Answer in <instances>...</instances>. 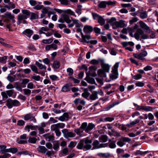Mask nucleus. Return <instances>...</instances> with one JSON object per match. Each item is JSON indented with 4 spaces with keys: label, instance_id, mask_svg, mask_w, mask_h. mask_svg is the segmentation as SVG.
I'll return each instance as SVG.
<instances>
[{
    "label": "nucleus",
    "instance_id": "obj_1",
    "mask_svg": "<svg viewBox=\"0 0 158 158\" xmlns=\"http://www.w3.org/2000/svg\"><path fill=\"white\" fill-rule=\"evenodd\" d=\"M95 127V125L92 123H89L88 125L87 123L84 122L82 123L79 128L75 129L74 131L77 135H79L81 133H82L84 130L88 133L92 130Z\"/></svg>",
    "mask_w": 158,
    "mask_h": 158
},
{
    "label": "nucleus",
    "instance_id": "obj_2",
    "mask_svg": "<svg viewBox=\"0 0 158 158\" xmlns=\"http://www.w3.org/2000/svg\"><path fill=\"white\" fill-rule=\"evenodd\" d=\"M22 12L23 14H20L18 16L17 23L18 25L22 23L24 24L27 23V22L25 19L30 16L31 13V12L27 10H22Z\"/></svg>",
    "mask_w": 158,
    "mask_h": 158
},
{
    "label": "nucleus",
    "instance_id": "obj_3",
    "mask_svg": "<svg viewBox=\"0 0 158 158\" xmlns=\"http://www.w3.org/2000/svg\"><path fill=\"white\" fill-rule=\"evenodd\" d=\"M92 141L91 140L86 139L81 140L77 146V148L79 149H83L84 150H89L92 148L91 144Z\"/></svg>",
    "mask_w": 158,
    "mask_h": 158
},
{
    "label": "nucleus",
    "instance_id": "obj_4",
    "mask_svg": "<svg viewBox=\"0 0 158 158\" xmlns=\"http://www.w3.org/2000/svg\"><path fill=\"white\" fill-rule=\"evenodd\" d=\"M141 35V39L143 40L147 39L149 38V36L144 33L143 31L140 28H139L134 34V37L137 40H139L140 38V35Z\"/></svg>",
    "mask_w": 158,
    "mask_h": 158
},
{
    "label": "nucleus",
    "instance_id": "obj_5",
    "mask_svg": "<svg viewBox=\"0 0 158 158\" xmlns=\"http://www.w3.org/2000/svg\"><path fill=\"white\" fill-rule=\"evenodd\" d=\"M72 21L73 22V23L69 24L68 25V27L70 28L74 26V25H75V27L77 28V32H80L81 35V33H82V32L81 29L80 28L81 26H82L81 24L80 23L79 21L77 19H72Z\"/></svg>",
    "mask_w": 158,
    "mask_h": 158
},
{
    "label": "nucleus",
    "instance_id": "obj_6",
    "mask_svg": "<svg viewBox=\"0 0 158 158\" xmlns=\"http://www.w3.org/2000/svg\"><path fill=\"white\" fill-rule=\"evenodd\" d=\"M6 106L9 109L11 108L13 106H18L20 105V103L19 101L16 99L12 100L9 98L6 101Z\"/></svg>",
    "mask_w": 158,
    "mask_h": 158
},
{
    "label": "nucleus",
    "instance_id": "obj_7",
    "mask_svg": "<svg viewBox=\"0 0 158 158\" xmlns=\"http://www.w3.org/2000/svg\"><path fill=\"white\" fill-rule=\"evenodd\" d=\"M62 18L60 19L58 21L59 23H63L65 21L67 23L69 24H70L72 21V19H73L72 18H71V19H70L69 16L67 14H62L61 15Z\"/></svg>",
    "mask_w": 158,
    "mask_h": 158
},
{
    "label": "nucleus",
    "instance_id": "obj_8",
    "mask_svg": "<svg viewBox=\"0 0 158 158\" xmlns=\"http://www.w3.org/2000/svg\"><path fill=\"white\" fill-rule=\"evenodd\" d=\"M148 55L147 52L145 51H141V52L138 53H134V56L137 59H139L141 60H145L143 57L146 56Z\"/></svg>",
    "mask_w": 158,
    "mask_h": 158
},
{
    "label": "nucleus",
    "instance_id": "obj_9",
    "mask_svg": "<svg viewBox=\"0 0 158 158\" xmlns=\"http://www.w3.org/2000/svg\"><path fill=\"white\" fill-rule=\"evenodd\" d=\"M62 132L63 134L64 137L68 139L69 138L74 137L75 136V134L72 132L68 131V130L66 129H64L62 130Z\"/></svg>",
    "mask_w": 158,
    "mask_h": 158
},
{
    "label": "nucleus",
    "instance_id": "obj_10",
    "mask_svg": "<svg viewBox=\"0 0 158 158\" xmlns=\"http://www.w3.org/2000/svg\"><path fill=\"white\" fill-rule=\"evenodd\" d=\"M94 146L92 149H98L102 148L105 147L107 146V143H101L100 144L98 140H95L93 143Z\"/></svg>",
    "mask_w": 158,
    "mask_h": 158
},
{
    "label": "nucleus",
    "instance_id": "obj_11",
    "mask_svg": "<svg viewBox=\"0 0 158 158\" xmlns=\"http://www.w3.org/2000/svg\"><path fill=\"white\" fill-rule=\"evenodd\" d=\"M65 126V124L63 123H59L51 125V128L52 130L55 131L59 130L60 128H62Z\"/></svg>",
    "mask_w": 158,
    "mask_h": 158
},
{
    "label": "nucleus",
    "instance_id": "obj_12",
    "mask_svg": "<svg viewBox=\"0 0 158 158\" xmlns=\"http://www.w3.org/2000/svg\"><path fill=\"white\" fill-rule=\"evenodd\" d=\"M89 72L86 73V75H91L94 77L96 76V74L95 71L97 69V67L94 66H91L89 68Z\"/></svg>",
    "mask_w": 158,
    "mask_h": 158
},
{
    "label": "nucleus",
    "instance_id": "obj_13",
    "mask_svg": "<svg viewBox=\"0 0 158 158\" xmlns=\"http://www.w3.org/2000/svg\"><path fill=\"white\" fill-rule=\"evenodd\" d=\"M139 23L140 27L143 29L146 32L150 33L151 30L150 27L146 23L142 21L139 22Z\"/></svg>",
    "mask_w": 158,
    "mask_h": 158
},
{
    "label": "nucleus",
    "instance_id": "obj_14",
    "mask_svg": "<svg viewBox=\"0 0 158 158\" xmlns=\"http://www.w3.org/2000/svg\"><path fill=\"white\" fill-rule=\"evenodd\" d=\"M118 75L117 71H116V70H112V73L110 75V78L111 79H106V81L109 82L111 80L116 79L118 77Z\"/></svg>",
    "mask_w": 158,
    "mask_h": 158
},
{
    "label": "nucleus",
    "instance_id": "obj_15",
    "mask_svg": "<svg viewBox=\"0 0 158 158\" xmlns=\"http://www.w3.org/2000/svg\"><path fill=\"white\" fill-rule=\"evenodd\" d=\"M24 119L26 121L30 120L32 121L34 123H35L36 120L35 118L32 116V115L30 114H26L24 117Z\"/></svg>",
    "mask_w": 158,
    "mask_h": 158
},
{
    "label": "nucleus",
    "instance_id": "obj_16",
    "mask_svg": "<svg viewBox=\"0 0 158 158\" xmlns=\"http://www.w3.org/2000/svg\"><path fill=\"white\" fill-rule=\"evenodd\" d=\"M4 17L11 20V22L12 23H14L15 22V20L14 19V15L9 12H6L5 13Z\"/></svg>",
    "mask_w": 158,
    "mask_h": 158
},
{
    "label": "nucleus",
    "instance_id": "obj_17",
    "mask_svg": "<svg viewBox=\"0 0 158 158\" xmlns=\"http://www.w3.org/2000/svg\"><path fill=\"white\" fill-rule=\"evenodd\" d=\"M93 28L90 26L85 25L84 26L83 31L85 33H90L93 31Z\"/></svg>",
    "mask_w": 158,
    "mask_h": 158
},
{
    "label": "nucleus",
    "instance_id": "obj_18",
    "mask_svg": "<svg viewBox=\"0 0 158 158\" xmlns=\"http://www.w3.org/2000/svg\"><path fill=\"white\" fill-rule=\"evenodd\" d=\"M69 114L67 113H64L58 119L61 121H64L65 120H67L69 118Z\"/></svg>",
    "mask_w": 158,
    "mask_h": 158
},
{
    "label": "nucleus",
    "instance_id": "obj_19",
    "mask_svg": "<svg viewBox=\"0 0 158 158\" xmlns=\"http://www.w3.org/2000/svg\"><path fill=\"white\" fill-rule=\"evenodd\" d=\"M23 33L29 37H30L33 34V32L32 30L28 29L24 31Z\"/></svg>",
    "mask_w": 158,
    "mask_h": 158
},
{
    "label": "nucleus",
    "instance_id": "obj_20",
    "mask_svg": "<svg viewBox=\"0 0 158 158\" xmlns=\"http://www.w3.org/2000/svg\"><path fill=\"white\" fill-rule=\"evenodd\" d=\"M45 138L48 141H52L54 140V136L49 134H44L43 135Z\"/></svg>",
    "mask_w": 158,
    "mask_h": 158
},
{
    "label": "nucleus",
    "instance_id": "obj_21",
    "mask_svg": "<svg viewBox=\"0 0 158 158\" xmlns=\"http://www.w3.org/2000/svg\"><path fill=\"white\" fill-rule=\"evenodd\" d=\"M37 150L39 152L42 153L44 154L46 152L47 149L44 146H39L37 148Z\"/></svg>",
    "mask_w": 158,
    "mask_h": 158
},
{
    "label": "nucleus",
    "instance_id": "obj_22",
    "mask_svg": "<svg viewBox=\"0 0 158 158\" xmlns=\"http://www.w3.org/2000/svg\"><path fill=\"white\" fill-rule=\"evenodd\" d=\"M97 91H94L90 95L89 99L91 100H95L98 98Z\"/></svg>",
    "mask_w": 158,
    "mask_h": 158
},
{
    "label": "nucleus",
    "instance_id": "obj_23",
    "mask_svg": "<svg viewBox=\"0 0 158 158\" xmlns=\"http://www.w3.org/2000/svg\"><path fill=\"white\" fill-rule=\"evenodd\" d=\"M115 26L117 27L123 28L124 27L125 24L123 21L120 20L118 22L117 21Z\"/></svg>",
    "mask_w": 158,
    "mask_h": 158
},
{
    "label": "nucleus",
    "instance_id": "obj_24",
    "mask_svg": "<svg viewBox=\"0 0 158 158\" xmlns=\"http://www.w3.org/2000/svg\"><path fill=\"white\" fill-rule=\"evenodd\" d=\"M85 80L89 83L94 84L95 83V81L94 79L92 77H89V76L86 75V77L85 78Z\"/></svg>",
    "mask_w": 158,
    "mask_h": 158
},
{
    "label": "nucleus",
    "instance_id": "obj_25",
    "mask_svg": "<svg viewBox=\"0 0 158 158\" xmlns=\"http://www.w3.org/2000/svg\"><path fill=\"white\" fill-rule=\"evenodd\" d=\"M81 37L82 39V42H85L87 43H89V41H87L90 38V36L89 35H84L83 34V33H81Z\"/></svg>",
    "mask_w": 158,
    "mask_h": 158
},
{
    "label": "nucleus",
    "instance_id": "obj_26",
    "mask_svg": "<svg viewBox=\"0 0 158 158\" xmlns=\"http://www.w3.org/2000/svg\"><path fill=\"white\" fill-rule=\"evenodd\" d=\"M22 81L21 83L22 87L23 88L26 87V85L29 82V80L27 78H24L22 80Z\"/></svg>",
    "mask_w": 158,
    "mask_h": 158
},
{
    "label": "nucleus",
    "instance_id": "obj_27",
    "mask_svg": "<svg viewBox=\"0 0 158 158\" xmlns=\"http://www.w3.org/2000/svg\"><path fill=\"white\" fill-rule=\"evenodd\" d=\"M38 14V12L37 13H35L33 12H31V14L30 15V19L31 20H33L37 19L39 17Z\"/></svg>",
    "mask_w": 158,
    "mask_h": 158
},
{
    "label": "nucleus",
    "instance_id": "obj_28",
    "mask_svg": "<svg viewBox=\"0 0 158 158\" xmlns=\"http://www.w3.org/2000/svg\"><path fill=\"white\" fill-rule=\"evenodd\" d=\"M99 139L101 142H105L107 141L108 137L106 135H102L99 137Z\"/></svg>",
    "mask_w": 158,
    "mask_h": 158
},
{
    "label": "nucleus",
    "instance_id": "obj_29",
    "mask_svg": "<svg viewBox=\"0 0 158 158\" xmlns=\"http://www.w3.org/2000/svg\"><path fill=\"white\" fill-rule=\"evenodd\" d=\"M17 148H10L6 149V152H10L13 153H16L17 152Z\"/></svg>",
    "mask_w": 158,
    "mask_h": 158
},
{
    "label": "nucleus",
    "instance_id": "obj_30",
    "mask_svg": "<svg viewBox=\"0 0 158 158\" xmlns=\"http://www.w3.org/2000/svg\"><path fill=\"white\" fill-rule=\"evenodd\" d=\"M70 90V88L69 86L68 85H66L62 87L61 90V91L62 92H68Z\"/></svg>",
    "mask_w": 158,
    "mask_h": 158
},
{
    "label": "nucleus",
    "instance_id": "obj_31",
    "mask_svg": "<svg viewBox=\"0 0 158 158\" xmlns=\"http://www.w3.org/2000/svg\"><path fill=\"white\" fill-rule=\"evenodd\" d=\"M35 64L40 69H44L45 70L46 69V67L44 65H43L38 61L35 62Z\"/></svg>",
    "mask_w": 158,
    "mask_h": 158
},
{
    "label": "nucleus",
    "instance_id": "obj_32",
    "mask_svg": "<svg viewBox=\"0 0 158 158\" xmlns=\"http://www.w3.org/2000/svg\"><path fill=\"white\" fill-rule=\"evenodd\" d=\"M105 72L102 69H99L98 71V75L101 77H106V74Z\"/></svg>",
    "mask_w": 158,
    "mask_h": 158
},
{
    "label": "nucleus",
    "instance_id": "obj_33",
    "mask_svg": "<svg viewBox=\"0 0 158 158\" xmlns=\"http://www.w3.org/2000/svg\"><path fill=\"white\" fill-rule=\"evenodd\" d=\"M30 67L32 71L34 72L37 74H40L38 71V68L34 64H32L30 65Z\"/></svg>",
    "mask_w": 158,
    "mask_h": 158
},
{
    "label": "nucleus",
    "instance_id": "obj_34",
    "mask_svg": "<svg viewBox=\"0 0 158 158\" xmlns=\"http://www.w3.org/2000/svg\"><path fill=\"white\" fill-rule=\"evenodd\" d=\"M90 95V93L88 92L87 89H85L84 92L82 93V96L86 99H87Z\"/></svg>",
    "mask_w": 158,
    "mask_h": 158
},
{
    "label": "nucleus",
    "instance_id": "obj_35",
    "mask_svg": "<svg viewBox=\"0 0 158 158\" xmlns=\"http://www.w3.org/2000/svg\"><path fill=\"white\" fill-rule=\"evenodd\" d=\"M60 67V63L59 61H55L52 64V67L53 68L57 69Z\"/></svg>",
    "mask_w": 158,
    "mask_h": 158
},
{
    "label": "nucleus",
    "instance_id": "obj_36",
    "mask_svg": "<svg viewBox=\"0 0 158 158\" xmlns=\"http://www.w3.org/2000/svg\"><path fill=\"white\" fill-rule=\"evenodd\" d=\"M53 148L55 150H57L59 148V143L58 141H54Z\"/></svg>",
    "mask_w": 158,
    "mask_h": 158
},
{
    "label": "nucleus",
    "instance_id": "obj_37",
    "mask_svg": "<svg viewBox=\"0 0 158 158\" xmlns=\"http://www.w3.org/2000/svg\"><path fill=\"white\" fill-rule=\"evenodd\" d=\"M98 23L101 25H103L105 23V20L101 16H100L98 19Z\"/></svg>",
    "mask_w": 158,
    "mask_h": 158
},
{
    "label": "nucleus",
    "instance_id": "obj_38",
    "mask_svg": "<svg viewBox=\"0 0 158 158\" xmlns=\"http://www.w3.org/2000/svg\"><path fill=\"white\" fill-rule=\"evenodd\" d=\"M64 12L65 13V14H67L70 15L74 16L75 17H76V16L74 12L70 9H67L64 10Z\"/></svg>",
    "mask_w": 158,
    "mask_h": 158
},
{
    "label": "nucleus",
    "instance_id": "obj_39",
    "mask_svg": "<svg viewBox=\"0 0 158 158\" xmlns=\"http://www.w3.org/2000/svg\"><path fill=\"white\" fill-rule=\"evenodd\" d=\"M110 142L109 144V147L111 148H114L116 147V145L115 144V142L114 141H111L110 140Z\"/></svg>",
    "mask_w": 158,
    "mask_h": 158
},
{
    "label": "nucleus",
    "instance_id": "obj_40",
    "mask_svg": "<svg viewBox=\"0 0 158 158\" xmlns=\"http://www.w3.org/2000/svg\"><path fill=\"white\" fill-rule=\"evenodd\" d=\"M148 151H145V152H142L139 150H137L136 152H135V154L136 155H145V154L148 153Z\"/></svg>",
    "mask_w": 158,
    "mask_h": 158
},
{
    "label": "nucleus",
    "instance_id": "obj_41",
    "mask_svg": "<svg viewBox=\"0 0 158 158\" xmlns=\"http://www.w3.org/2000/svg\"><path fill=\"white\" fill-rule=\"evenodd\" d=\"M116 22V19L114 18H111L109 21V23L113 26H115Z\"/></svg>",
    "mask_w": 158,
    "mask_h": 158
},
{
    "label": "nucleus",
    "instance_id": "obj_42",
    "mask_svg": "<svg viewBox=\"0 0 158 158\" xmlns=\"http://www.w3.org/2000/svg\"><path fill=\"white\" fill-rule=\"evenodd\" d=\"M60 3L63 5H67L70 4V2L68 0H58Z\"/></svg>",
    "mask_w": 158,
    "mask_h": 158
},
{
    "label": "nucleus",
    "instance_id": "obj_43",
    "mask_svg": "<svg viewBox=\"0 0 158 158\" xmlns=\"http://www.w3.org/2000/svg\"><path fill=\"white\" fill-rule=\"evenodd\" d=\"M110 67L108 64H104L102 67V70L106 72H108L109 71Z\"/></svg>",
    "mask_w": 158,
    "mask_h": 158
},
{
    "label": "nucleus",
    "instance_id": "obj_44",
    "mask_svg": "<svg viewBox=\"0 0 158 158\" xmlns=\"http://www.w3.org/2000/svg\"><path fill=\"white\" fill-rule=\"evenodd\" d=\"M15 87L18 91H21L22 90V85H20L18 82H15L14 83Z\"/></svg>",
    "mask_w": 158,
    "mask_h": 158
},
{
    "label": "nucleus",
    "instance_id": "obj_45",
    "mask_svg": "<svg viewBox=\"0 0 158 158\" xmlns=\"http://www.w3.org/2000/svg\"><path fill=\"white\" fill-rule=\"evenodd\" d=\"M106 2L102 1L98 5L99 7L100 8H105L106 6Z\"/></svg>",
    "mask_w": 158,
    "mask_h": 158
},
{
    "label": "nucleus",
    "instance_id": "obj_46",
    "mask_svg": "<svg viewBox=\"0 0 158 158\" xmlns=\"http://www.w3.org/2000/svg\"><path fill=\"white\" fill-rule=\"evenodd\" d=\"M153 109V108L149 106H143L142 110L147 111H151Z\"/></svg>",
    "mask_w": 158,
    "mask_h": 158
},
{
    "label": "nucleus",
    "instance_id": "obj_47",
    "mask_svg": "<svg viewBox=\"0 0 158 158\" xmlns=\"http://www.w3.org/2000/svg\"><path fill=\"white\" fill-rule=\"evenodd\" d=\"M148 15L146 11H144L140 13V17L142 19H144L147 18Z\"/></svg>",
    "mask_w": 158,
    "mask_h": 158
},
{
    "label": "nucleus",
    "instance_id": "obj_48",
    "mask_svg": "<svg viewBox=\"0 0 158 158\" xmlns=\"http://www.w3.org/2000/svg\"><path fill=\"white\" fill-rule=\"evenodd\" d=\"M37 139L36 138L34 137H29L28 141L29 143H36Z\"/></svg>",
    "mask_w": 158,
    "mask_h": 158
},
{
    "label": "nucleus",
    "instance_id": "obj_49",
    "mask_svg": "<svg viewBox=\"0 0 158 158\" xmlns=\"http://www.w3.org/2000/svg\"><path fill=\"white\" fill-rule=\"evenodd\" d=\"M115 104H111L109 106L104 108L103 110L104 111H108L110 109L113 107Z\"/></svg>",
    "mask_w": 158,
    "mask_h": 158
},
{
    "label": "nucleus",
    "instance_id": "obj_50",
    "mask_svg": "<svg viewBox=\"0 0 158 158\" xmlns=\"http://www.w3.org/2000/svg\"><path fill=\"white\" fill-rule=\"evenodd\" d=\"M53 40V39L50 38L48 40H43L42 41L43 43L45 44H50L52 43Z\"/></svg>",
    "mask_w": 158,
    "mask_h": 158
},
{
    "label": "nucleus",
    "instance_id": "obj_51",
    "mask_svg": "<svg viewBox=\"0 0 158 158\" xmlns=\"http://www.w3.org/2000/svg\"><path fill=\"white\" fill-rule=\"evenodd\" d=\"M23 91L24 94L28 96L29 95L31 94V90L28 89H23Z\"/></svg>",
    "mask_w": 158,
    "mask_h": 158
},
{
    "label": "nucleus",
    "instance_id": "obj_52",
    "mask_svg": "<svg viewBox=\"0 0 158 158\" xmlns=\"http://www.w3.org/2000/svg\"><path fill=\"white\" fill-rule=\"evenodd\" d=\"M121 139L123 142H129L131 141V139L128 137H122Z\"/></svg>",
    "mask_w": 158,
    "mask_h": 158
},
{
    "label": "nucleus",
    "instance_id": "obj_53",
    "mask_svg": "<svg viewBox=\"0 0 158 158\" xmlns=\"http://www.w3.org/2000/svg\"><path fill=\"white\" fill-rule=\"evenodd\" d=\"M114 118L112 117H107L103 119V121H106L108 122H111L114 120Z\"/></svg>",
    "mask_w": 158,
    "mask_h": 158
},
{
    "label": "nucleus",
    "instance_id": "obj_54",
    "mask_svg": "<svg viewBox=\"0 0 158 158\" xmlns=\"http://www.w3.org/2000/svg\"><path fill=\"white\" fill-rule=\"evenodd\" d=\"M7 58V56H5L3 57H0V62L5 63H6V60Z\"/></svg>",
    "mask_w": 158,
    "mask_h": 158
},
{
    "label": "nucleus",
    "instance_id": "obj_55",
    "mask_svg": "<svg viewBox=\"0 0 158 158\" xmlns=\"http://www.w3.org/2000/svg\"><path fill=\"white\" fill-rule=\"evenodd\" d=\"M6 92L8 96L10 97L12 96L13 94V90L12 89L8 90L6 91Z\"/></svg>",
    "mask_w": 158,
    "mask_h": 158
},
{
    "label": "nucleus",
    "instance_id": "obj_56",
    "mask_svg": "<svg viewBox=\"0 0 158 158\" xmlns=\"http://www.w3.org/2000/svg\"><path fill=\"white\" fill-rule=\"evenodd\" d=\"M6 146L5 145H1L0 146V149L2 153H4L6 152Z\"/></svg>",
    "mask_w": 158,
    "mask_h": 158
},
{
    "label": "nucleus",
    "instance_id": "obj_57",
    "mask_svg": "<svg viewBox=\"0 0 158 158\" xmlns=\"http://www.w3.org/2000/svg\"><path fill=\"white\" fill-rule=\"evenodd\" d=\"M92 15L93 18L94 19H98L99 18V17L101 16L97 14L94 12L92 13Z\"/></svg>",
    "mask_w": 158,
    "mask_h": 158
},
{
    "label": "nucleus",
    "instance_id": "obj_58",
    "mask_svg": "<svg viewBox=\"0 0 158 158\" xmlns=\"http://www.w3.org/2000/svg\"><path fill=\"white\" fill-rule=\"evenodd\" d=\"M49 77L52 81H56L58 80V77L54 75H50Z\"/></svg>",
    "mask_w": 158,
    "mask_h": 158
},
{
    "label": "nucleus",
    "instance_id": "obj_59",
    "mask_svg": "<svg viewBox=\"0 0 158 158\" xmlns=\"http://www.w3.org/2000/svg\"><path fill=\"white\" fill-rule=\"evenodd\" d=\"M142 77V75L140 74H138L133 77V78L135 80H138L141 78Z\"/></svg>",
    "mask_w": 158,
    "mask_h": 158
},
{
    "label": "nucleus",
    "instance_id": "obj_60",
    "mask_svg": "<svg viewBox=\"0 0 158 158\" xmlns=\"http://www.w3.org/2000/svg\"><path fill=\"white\" fill-rule=\"evenodd\" d=\"M117 144L120 147H122L125 144L123 141L121 139L119 141H118Z\"/></svg>",
    "mask_w": 158,
    "mask_h": 158
},
{
    "label": "nucleus",
    "instance_id": "obj_61",
    "mask_svg": "<svg viewBox=\"0 0 158 158\" xmlns=\"http://www.w3.org/2000/svg\"><path fill=\"white\" fill-rule=\"evenodd\" d=\"M7 79L8 81L10 82H13L15 80V78L9 75L7 77Z\"/></svg>",
    "mask_w": 158,
    "mask_h": 158
},
{
    "label": "nucleus",
    "instance_id": "obj_62",
    "mask_svg": "<svg viewBox=\"0 0 158 158\" xmlns=\"http://www.w3.org/2000/svg\"><path fill=\"white\" fill-rule=\"evenodd\" d=\"M27 87L28 89H33L35 87V86L34 87L33 83L31 82L29 83L27 85Z\"/></svg>",
    "mask_w": 158,
    "mask_h": 158
},
{
    "label": "nucleus",
    "instance_id": "obj_63",
    "mask_svg": "<svg viewBox=\"0 0 158 158\" xmlns=\"http://www.w3.org/2000/svg\"><path fill=\"white\" fill-rule=\"evenodd\" d=\"M43 8V6L42 5H37L36 6H35L33 7V8L37 10H40L41 9Z\"/></svg>",
    "mask_w": 158,
    "mask_h": 158
},
{
    "label": "nucleus",
    "instance_id": "obj_64",
    "mask_svg": "<svg viewBox=\"0 0 158 158\" xmlns=\"http://www.w3.org/2000/svg\"><path fill=\"white\" fill-rule=\"evenodd\" d=\"M67 71L69 73L68 75L69 76L72 75L73 73V70L71 68H68L67 69Z\"/></svg>",
    "mask_w": 158,
    "mask_h": 158
}]
</instances>
